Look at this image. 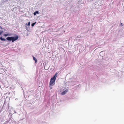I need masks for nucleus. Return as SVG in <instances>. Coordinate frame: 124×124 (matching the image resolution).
I'll list each match as a JSON object with an SVG mask.
<instances>
[{
  "label": "nucleus",
  "mask_w": 124,
  "mask_h": 124,
  "mask_svg": "<svg viewBox=\"0 0 124 124\" xmlns=\"http://www.w3.org/2000/svg\"><path fill=\"white\" fill-rule=\"evenodd\" d=\"M57 73H56L55 75L52 78L50 79V86H52L55 84V81L56 79V78L57 76Z\"/></svg>",
  "instance_id": "1"
},
{
  "label": "nucleus",
  "mask_w": 124,
  "mask_h": 124,
  "mask_svg": "<svg viewBox=\"0 0 124 124\" xmlns=\"http://www.w3.org/2000/svg\"><path fill=\"white\" fill-rule=\"evenodd\" d=\"M18 37L17 36H16L15 37H8L6 38V39L8 41H11L13 42L15 41L18 39Z\"/></svg>",
  "instance_id": "2"
},
{
  "label": "nucleus",
  "mask_w": 124,
  "mask_h": 124,
  "mask_svg": "<svg viewBox=\"0 0 124 124\" xmlns=\"http://www.w3.org/2000/svg\"><path fill=\"white\" fill-rule=\"evenodd\" d=\"M68 89H67L64 91H63L62 93L61 94L62 95H63L65 94L67 92H68Z\"/></svg>",
  "instance_id": "3"
},
{
  "label": "nucleus",
  "mask_w": 124,
  "mask_h": 124,
  "mask_svg": "<svg viewBox=\"0 0 124 124\" xmlns=\"http://www.w3.org/2000/svg\"><path fill=\"white\" fill-rule=\"evenodd\" d=\"M32 57H33V59L35 61V63L37 62V59L34 56H33Z\"/></svg>",
  "instance_id": "4"
},
{
  "label": "nucleus",
  "mask_w": 124,
  "mask_h": 124,
  "mask_svg": "<svg viewBox=\"0 0 124 124\" xmlns=\"http://www.w3.org/2000/svg\"><path fill=\"white\" fill-rule=\"evenodd\" d=\"M0 39L1 41H5L6 40V39H5L2 38L1 37H0Z\"/></svg>",
  "instance_id": "5"
},
{
  "label": "nucleus",
  "mask_w": 124,
  "mask_h": 124,
  "mask_svg": "<svg viewBox=\"0 0 124 124\" xmlns=\"http://www.w3.org/2000/svg\"><path fill=\"white\" fill-rule=\"evenodd\" d=\"M39 14V12L38 11H36L33 14L34 15H36V14Z\"/></svg>",
  "instance_id": "6"
},
{
  "label": "nucleus",
  "mask_w": 124,
  "mask_h": 124,
  "mask_svg": "<svg viewBox=\"0 0 124 124\" xmlns=\"http://www.w3.org/2000/svg\"><path fill=\"white\" fill-rule=\"evenodd\" d=\"M36 22L34 23H33L32 24H31V26H32V27H33L34 26V25L35 24H36Z\"/></svg>",
  "instance_id": "7"
},
{
  "label": "nucleus",
  "mask_w": 124,
  "mask_h": 124,
  "mask_svg": "<svg viewBox=\"0 0 124 124\" xmlns=\"http://www.w3.org/2000/svg\"><path fill=\"white\" fill-rule=\"evenodd\" d=\"M4 35L6 37V36H9L10 35H9V34H5Z\"/></svg>",
  "instance_id": "8"
},
{
  "label": "nucleus",
  "mask_w": 124,
  "mask_h": 124,
  "mask_svg": "<svg viewBox=\"0 0 124 124\" xmlns=\"http://www.w3.org/2000/svg\"><path fill=\"white\" fill-rule=\"evenodd\" d=\"M30 22H29L28 23V25H29V26H30Z\"/></svg>",
  "instance_id": "9"
},
{
  "label": "nucleus",
  "mask_w": 124,
  "mask_h": 124,
  "mask_svg": "<svg viewBox=\"0 0 124 124\" xmlns=\"http://www.w3.org/2000/svg\"><path fill=\"white\" fill-rule=\"evenodd\" d=\"M2 33H3V31H1L0 30V35Z\"/></svg>",
  "instance_id": "10"
},
{
  "label": "nucleus",
  "mask_w": 124,
  "mask_h": 124,
  "mask_svg": "<svg viewBox=\"0 0 124 124\" xmlns=\"http://www.w3.org/2000/svg\"><path fill=\"white\" fill-rule=\"evenodd\" d=\"M122 23H121V26H123V25H122Z\"/></svg>",
  "instance_id": "11"
},
{
  "label": "nucleus",
  "mask_w": 124,
  "mask_h": 124,
  "mask_svg": "<svg viewBox=\"0 0 124 124\" xmlns=\"http://www.w3.org/2000/svg\"><path fill=\"white\" fill-rule=\"evenodd\" d=\"M50 89H52V87H50Z\"/></svg>",
  "instance_id": "12"
},
{
  "label": "nucleus",
  "mask_w": 124,
  "mask_h": 124,
  "mask_svg": "<svg viewBox=\"0 0 124 124\" xmlns=\"http://www.w3.org/2000/svg\"><path fill=\"white\" fill-rule=\"evenodd\" d=\"M44 68H45V66L44 67Z\"/></svg>",
  "instance_id": "13"
}]
</instances>
